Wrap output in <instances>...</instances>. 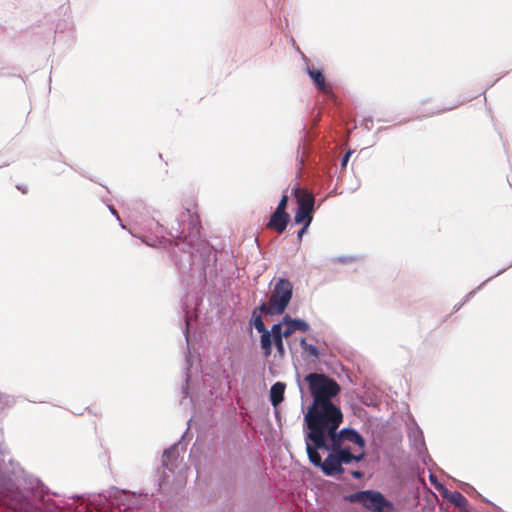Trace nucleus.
Wrapping results in <instances>:
<instances>
[{
	"label": "nucleus",
	"instance_id": "nucleus-22",
	"mask_svg": "<svg viewBox=\"0 0 512 512\" xmlns=\"http://www.w3.org/2000/svg\"><path fill=\"white\" fill-rule=\"evenodd\" d=\"M4 394L0 392V406L4 404Z\"/></svg>",
	"mask_w": 512,
	"mask_h": 512
},
{
	"label": "nucleus",
	"instance_id": "nucleus-1",
	"mask_svg": "<svg viewBox=\"0 0 512 512\" xmlns=\"http://www.w3.org/2000/svg\"><path fill=\"white\" fill-rule=\"evenodd\" d=\"M305 381L313 397V404L305 415V421L308 430H311V436L320 440L322 423L331 417H340L341 410L331 402V399L340 393L341 388L334 379L320 373L308 374Z\"/></svg>",
	"mask_w": 512,
	"mask_h": 512
},
{
	"label": "nucleus",
	"instance_id": "nucleus-6",
	"mask_svg": "<svg viewBox=\"0 0 512 512\" xmlns=\"http://www.w3.org/2000/svg\"><path fill=\"white\" fill-rule=\"evenodd\" d=\"M292 290L293 286L287 279H279L276 283L269 298L270 304L276 313L282 314L285 311L291 300Z\"/></svg>",
	"mask_w": 512,
	"mask_h": 512
},
{
	"label": "nucleus",
	"instance_id": "nucleus-8",
	"mask_svg": "<svg viewBox=\"0 0 512 512\" xmlns=\"http://www.w3.org/2000/svg\"><path fill=\"white\" fill-rule=\"evenodd\" d=\"M325 450L333 451L335 453V455L337 456V458L339 459L341 465L343 463L349 464L352 461L359 462L365 456L364 451H361L359 454H353V453H351V448L349 446L339 445V448H336L334 446V443L328 442V441H327V447L325 448Z\"/></svg>",
	"mask_w": 512,
	"mask_h": 512
},
{
	"label": "nucleus",
	"instance_id": "nucleus-10",
	"mask_svg": "<svg viewBox=\"0 0 512 512\" xmlns=\"http://www.w3.org/2000/svg\"><path fill=\"white\" fill-rule=\"evenodd\" d=\"M281 324L285 325V338L290 337L297 330L306 332L309 329V325L305 321L300 319H292L288 315L284 316Z\"/></svg>",
	"mask_w": 512,
	"mask_h": 512
},
{
	"label": "nucleus",
	"instance_id": "nucleus-3",
	"mask_svg": "<svg viewBox=\"0 0 512 512\" xmlns=\"http://www.w3.org/2000/svg\"><path fill=\"white\" fill-rule=\"evenodd\" d=\"M349 503H360L371 512H393L394 505L382 493L375 490L358 491L345 496Z\"/></svg>",
	"mask_w": 512,
	"mask_h": 512
},
{
	"label": "nucleus",
	"instance_id": "nucleus-15",
	"mask_svg": "<svg viewBox=\"0 0 512 512\" xmlns=\"http://www.w3.org/2000/svg\"><path fill=\"white\" fill-rule=\"evenodd\" d=\"M300 344L309 355L318 357V350L314 345L308 344L304 338L301 340Z\"/></svg>",
	"mask_w": 512,
	"mask_h": 512
},
{
	"label": "nucleus",
	"instance_id": "nucleus-19",
	"mask_svg": "<svg viewBox=\"0 0 512 512\" xmlns=\"http://www.w3.org/2000/svg\"><path fill=\"white\" fill-rule=\"evenodd\" d=\"M352 154V151H348L344 157L342 158L341 164L342 166H345L349 160L350 155Z\"/></svg>",
	"mask_w": 512,
	"mask_h": 512
},
{
	"label": "nucleus",
	"instance_id": "nucleus-18",
	"mask_svg": "<svg viewBox=\"0 0 512 512\" xmlns=\"http://www.w3.org/2000/svg\"><path fill=\"white\" fill-rule=\"evenodd\" d=\"M309 226H302V228L298 231V235H297V238L299 241H301L304 233H306L307 229H308Z\"/></svg>",
	"mask_w": 512,
	"mask_h": 512
},
{
	"label": "nucleus",
	"instance_id": "nucleus-13",
	"mask_svg": "<svg viewBox=\"0 0 512 512\" xmlns=\"http://www.w3.org/2000/svg\"><path fill=\"white\" fill-rule=\"evenodd\" d=\"M286 385L282 382H276L270 389V401L274 407L278 406L284 399Z\"/></svg>",
	"mask_w": 512,
	"mask_h": 512
},
{
	"label": "nucleus",
	"instance_id": "nucleus-16",
	"mask_svg": "<svg viewBox=\"0 0 512 512\" xmlns=\"http://www.w3.org/2000/svg\"><path fill=\"white\" fill-rule=\"evenodd\" d=\"M259 311L263 312V313H266V314H270V315H279L278 313H276V311L273 310L270 302L268 304L266 303H262L260 306H259Z\"/></svg>",
	"mask_w": 512,
	"mask_h": 512
},
{
	"label": "nucleus",
	"instance_id": "nucleus-11",
	"mask_svg": "<svg viewBox=\"0 0 512 512\" xmlns=\"http://www.w3.org/2000/svg\"><path fill=\"white\" fill-rule=\"evenodd\" d=\"M271 343L273 342L276 346L277 352L282 356L285 353L283 338L284 330L282 329V324H274L271 328Z\"/></svg>",
	"mask_w": 512,
	"mask_h": 512
},
{
	"label": "nucleus",
	"instance_id": "nucleus-20",
	"mask_svg": "<svg viewBox=\"0 0 512 512\" xmlns=\"http://www.w3.org/2000/svg\"><path fill=\"white\" fill-rule=\"evenodd\" d=\"M272 227L275 228L279 234H281L286 230L287 226H272Z\"/></svg>",
	"mask_w": 512,
	"mask_h": 512
},
{
	"label": "nucleus",
	"instance_id": "nucleus-21",
	"mask_svg": "<svg viewBox=\"0 0 512 512\" xmlns=\"http://www.w3.org/2000/svg\"><path fill=\"white\" fill-rule=\"evenodd\" d=\"M352 475H353L354 478H361L362 477V472H360V471H353Z\"/></svg>",
	"mask_w": 512,
	"mask_h": 512
},
{
	"label": "nucleus",
	"instance_id": "nucleus-9",
	"mask_svg": "<svg viewBox=\"0 0 512 512\" xmlns=\"http://www.w3.org/2000/svg\"><path fill=\"white\" fill-rule=\"evenodd\" d=\"M288 197L283 195L275 212L271 216L269 222L267 224L270 225H280V224H289L290 216L285 212L287 205Z\"/></svg>",
	"mask_w": 512,
	"mask_h": 512
},
{
	"label": "nucleus",
	"instance_id": "nucleus-17",
	"mask_svg": "<svg viewBox=\"0 0 512 512\" xmlns=\"http://www.w3.org/2000/svg\"><path fill=\"white\" fill-rule=\"evenodd\" d=\"M356 260L357 258L353 256H343L336 259L337 262L342 264L352 263L355 262Z\"/></svg>",
	"mask_w": 512,
	"mask_h": 512
},
{
	"label": "nucleus",
	"instance_id": "nucleus-23",
	"mask_svg": "<svg viewBox=\"0 0 512 512\" xmlns=\"http://www.w3.org/2000/svg\"><path fill=\"white\" fill-rule=\"evenodd\" d=\"M145 242H146L148 245H150V246H155V243H150V242H148V241H145Z\"/></svg>",
	"mask_w": 512,
	"mask_h": 512
},
{
	"label": "nucleus",
	"instance_id": "nucleus-5",
	"mask_svg": "<svg viewBox=\"0 0 512 512\" xmlns=\"http://www.w3.org/2000/svg\"><path fill=\"white\" fill-rule=\"evenodd\" d=\"M295 198L297 209L295 212L296 224H310L312 221V213L314 211V197L306 190L296 189Z\"/></svg>",
	"mask_w": 512,
	"mask_h": 512
},
{
	"label": "nucleus",
	"instance_id": "nucleus-4",
	"mask_svg": "<svg viewBox=\"0 0 512 512\" xmlns=\"http://www.w3.org/2000/svg\"><path fill=\"white\" fill-rule=\"evenodd\" d=\"M319 449H325V447H317L314 443L306 440V451L309 458V461L316 467H320L324 474L326 475H336L342 474L344 469L332 451L327 458L322 461L320 454L318 453Z\"/></svg>",
	"mask_w": 512,
	"mask_h": 512
},
{
	"label": "nucleus",
	"instance_id": "nucleus-2",
	"mask_svg": "<svg viewBox=\"0 0 512 512\" xmlns=\"http://www.w3.org/2000/svg\"><path fill=\"white\" fill-rule=\"evenodd\" d=\"M342 421L343 415L341 412L339 419L331 417L322 423L320 427V440H316L311 436V430L307 432L306 440L314 443L317 447L325 448L327 447V441L334 443L336 448H339V445L345 446L344 443L347 441L356 444L361 451H364L365 440L357 431L348 428L337 431Z\"/></svg>",
	"mask_w": 512,
	"mask_h": 512
},
{
	"label": "nucleus",
	"instance_id": "nucleus-14",
	"mask_svg": "<svg viewBox=\"0 0 512 512\" xmlns=\"http://www.w3.org/2000/svg\"><path fill=\"white\" fill-rule=\"evenodd\" d=\"M308 73H309L310 77L313 79L314 83L317 85L318 89L321 91H325L326 90L325 78H324L322 72L319 70L308 69Z\"/></svg>",
	"mask_w": 512,
	"mask_h": 512
},
{
	"label": "nucleus",
	"instance_id": "nucleus-7",
	"mask_svg": "<svg viewBox=\"0 0 512 512\" xmlns=\"http://www.w3.org/2000/svg\"><path fill=\"white\" fill-rule=\"evenodd\" d=\"M253 324L256 330L261 333L260 344L261 348L266 357L271 355V333L265 327V324L262 320L261 315L257 314V309H255L252 313Z\"/></svg>",
	"mask_w": 512,
	"mask_h": 512
},
{
	"label": "nucleus",
	"instance_id": "nucleus-12",
	"mask_svg": "<svg viewBox=\"0 0 512 512\" xmlns=\"http://www.w3.org/2000/svg\"><path fill=\"white\" fill-rule=\"evenodd\" d=\"M445 498L455 507H457L462 512H468L470 508L469 501L467 498L460 493L459 491H452L445 495Z\"/></svg>",
	"mask_w": 512,
	"mask_h": 512
}]
</instances>
